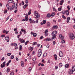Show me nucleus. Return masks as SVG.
Segmentation results:
<instances>
[{
    "instance_id": "nucleus-41",
    "label": "nucleus",
    "mask_w": 75,
    "mask_h": 75,
    "mask_svg": "<svg viewBox=\"0 0 75 75\" xmlns=\"http://www.w3.org/2000/svg\"><path fill=\"white\" fill-rule=\"evenodd\" d=\"M7 10H4V14H6V13H7Z\"/></svg>"
},
{
    "instance_id": "nucleus-37",
    "label": "nucleus",
    "mask_w": 75,
    "mask_h": 75,
    "mask_svg": "<svg viewBox=\"0 0 75 75\" xmlns=\"http://www.w3.org/2000/svg\"><path fill=\"white\" fill-rule=\"evenodd\" d=\"M35 44H37V42H34L33 43V45H35Z\"/></svg>"
},
{
    "instance_id": "nucleus-27",
    "label": "nucleus",
    "mask_w": 75,
    "mask_h": 75,
    "mask_svg": "<svg viewBox=\"0 0 75 75\" xmlns=\"http://www.w3.org/2000/svg\"><path fill=\"white\" fill-rule=\"evenodd\" d=\"M10 71V69H9L8 68H7V70H6L7 72H9Z\"/></svg>"
},
{
    "instance_id": "nucleus-15",
    "label": "nucleus",
    "mask_w": 75,
    "mask_h": 75,
    "mask_svg": "<svg viewBox=\"0 0 75 75\" xmlns=\"http://www.w3.org/2000/svg\"><path fill=\"white\" fill-rule=\"evenodd\" d=\"M5 39L6 40H8L7 41V42H9V40H9V37H6L5 38Z\"/></svg>"
},
{
    "instance_id": "nucleus-46",
    "label": "nucleus",
    "mask_w": 75,
    "mask_h": 75,
    "mask_svg": "<svg viewBox=\"0 0 75 75\" xmlns=\"http://www.w3.org/2000/svg\"><path fill=\"white\" fill-rule=\"evenodd\" d=\"M67 20L68 21H69L71 20V18L69 17H68L67 18Z\"/></svg>"
},
{
    "instance_id": "nucleus-35",
    "label": "nucleus",
    "mask_w": 75,
    "mask_h": 75,
    "mask_svg": "<svg viewBox=\"0 0 75 75\" xmlns=\"http://www.w3.org/2000/svg\"><path fill=\"white\" fill-rule=\"evenodd\" d=\"M66 12V11H63L62 12L63 14H65Z\"/></svg>"
},
{
    "instance_id": "nucleus-62",
    "label": "nucleus",
    "mask_w": 75,
    "mask_h": 75,
    "mask_svg": "<svg viewBox=\"0 0 75 75\" xmlns=\"http://www.w3.org/2000/svg\"><path fill=\"white\" fill-rule=\"evenodd\" d=\"M43 37H44L43 36H42L40 38V39H42V38H43Z\"/></svg>"
},
{
    "instance_id": "nucleus-20",
    "label": "nucleus",
    "mask_w": 75,
    "mask_h": 75,
    "mask_svg": "<svg viewBox=\"0 0 75 75\" xmlns=\"http://www.w3.org/2000/svg\"><path fill=\"white\" fill-rule=\"evenodd\" d=\"M54 56L55 59V61L57 60V55L56 54H54Z\"/></svg>"
},
{
    "instance_id": "nucleus-59",
    "label": "nucleus",
    "mask_w": 75,
    "mask_h": 75,
    "mask_svg": "<svg viewBox=\"0 0 75 75\" xmlns=\"http://www.w3.org/2000/svg\"><path fill=\"white\" fill-rule=\"evenodd\" d=\"M31 14V11H29L28 12V15H30Z\"/></svg>"
},
{
    "instance_id": "nucleus-55",
    "label": "nucleus",
    "mask_w": 75,
    "mask_h": 75,
    "mask_svg": "<svg viewBox=\"0 0 75 75\" xmlns=\"http://www.w3.org/2000/svg\"><path fill=\"white\" fill-rule=\"evenodd\" d=\"M13 30L15 31H17V28H14V29Z\"/></svg>"
},
{
    "instance_id": "nucleus-51",
    "label": "nucleus",
    "mask_w": 75,
    "mask_h": 75,
    "mask_svg": "<svg viewBox=\"0 0 75 75\" xmlns=\"http://www.w3.org/2000/svg\"><path fill=\"white\" fill-rule=\"evenodd\" d=\"M18 11V10L16 9L15 10V11H14V12L15 13H16V12H17Z\"/></svg>"
},
{
    "instance_id": "nucleus-58",
    "label": "nucleus",
    "mask_w": 75,
    "mask_h": 75,
    "mask_svg": "<svg viewBox=\"0 0 75 75\" xmlns=\"http://www.w3.org/2000/svg\"><path fill=\"white\" fill-rule=\"evenodd\" d=\"M24 31V30L23 28L21 29V31H22V32H23Z\"/></svg>"
},
{
    "instance_id": "nucleus-18",
    "label": "nucleus",
    "mask_w": 75,
    "mask_h": 75,
    "mask_svg": "<svg viewBox=\"0 0 75 75\" xmlns=\"http://www.w3.org/2000/svg\"><path fill=\"white\" fill-rule=\"evenodd\" d=\"M14 58V55H12L11 56L10 59H13Z\"/></svg>"
},
{
    "instance_id": "nucleus-10",
    "label": "nucleus",
    "mask_w": 75,
    "mask_h": 75,
    "mask_svg": "<svg viewBox=\"0 0 75 75\" xmlns=\"http://www.w3.org/2000/svg\"><path fill=\"white\" fill-rule=\"evenodd\" d=\"M55 13L54 12H53L50 15V17H51L52 18L54 16H55Z\"/></svg>"
},
{
    "instance_id": "nucleus-11",
    "label": "nucleus",
    "mask_w": 75,
    "mask_h": 75,
    "mask_svg": "<svg viewBox=\"0 0 75 75\" xmlns=\"http://www.w3.org/2000/svg\"><path fill=\"white\" fill-rule=\"evenodd\" d=\"M52 40V38H47V39H45L44 41H51Z\"/></svg>"
},
{
    "instance_id": "nucleus-49",
    "label": "nucleus",
    "mask_w": 75,
    "mask_h": 75,
    "mask_svg": "<svg viewBox=\"0 0 75 75\" xmlns=\"http://www.w3.org/2000/svg\"><path fill=\"white\" fill-rule=\"evenodd\" d=\"M5 35H1V37H2V38H3V37H5Z\"/></svg>"
},
{
    "instance_id": "nucleus-22",
    "label": "nucleus",
    "mask_w": 75,
    "mask_h": 75,
    "mask_svg": "<svg viewBox=\"0 0 75 75\" xmlns=\"http://www.w3.org/2000/svg\"><path fill=\"white\" fill-rule=\"evenodd\" d=\"M66 12L67 13L66 14L67 16H69V11L68 10H66Z\"/></svg>"
},
{
    "instance_id": "nucleus-21",
    "label": "nucleus",
    "mask_w": 75,
    "mask_h": 75,
    "mask_svg": "<svg viewBox=\"0 0 75 75\" xmlns=\"http://www.w3.org/2000/svg\"><path fill=\"white\" fill-rule=\"evenodd\" d=\"M41 54H42V52L39 53L38 54V56L39 57H41Z\"/></svg>"
},
{
    "instance_id": "nucleus-61",
    "label": "nucleus",
    "mask_w": 75,
    "mask_h": 75,
    "mask_svg": "<svg viewBox=\"0 0 75 75\" xmlns=\"http://www.w3.org/2000/svg\"><path fill=\"white\" fill-rule=\"evenodd\" d=\"M55 41H54L53 42V45H55Z\"/></svg>"
},
{
    "instance_id": "nucleus-28",
    "label": "nucleus",
    "mask_w": 75,
    "mask_h": 75,
    "mask_svg": "<svg viewBox=\"0 0 75 75\" xmlns=\"http://www.w3.org/2000/svg\"><path fill=\"white\" fill-rule=\"evenodd\" d=\"M22 49H23L22 48V46L21 45L19 47V51H21Z\"/></svg>"
},
{
    "instance_id": "nucleus-6",
    "label": "nucleus",
    "mask_w": 75,
    "mask_h": 75,
    "mask_svg": "<svg viewBox=\"0 0 75 75\" xmlns=\"http://www.w3.org/2000/svg\"><path fill=\"white\" fill-rule=\"evenodd\" d=\"M59 55L60 57H62L64 56V54H63V53L62 52H60L59 53Z\"/></svg>"
},
{
    "instance_id": "nucleus-47",
    "label": "nucleus",
    "mask_w": 75,
    "mask_h": 75,
    "mask_svg": "<svg viewBox=\"0 0 75 75\" xmlns=\"http://www.w3.org/2000/svg\"><path fill=\"white\" fill-rule=\"evenodd\" d=\"M10 75H14V72H12L10 73Z\"/></svg>"
},
{
    "instance_id": "nucleus-54",
    "label": "nucleus",
    "mask_w": 75,
    "mask_h": 75,
    "mask_svg": "<svg viewBox=\"0 0 75 75\" xmlns=\"http://www.w3.org/2000/svg\"><path fill=\"white\" fill-rule=\"evenodd\" d=\"M53 11H56V9H55V8H53Z\"/></svg>"
},
{
    "instance_id": "nucleus-56",
    "label": "nucleus",
    "mask_w": 75,
    "mask_h": 75,
    "mask_svg": "<svg viewBox=\"0 0 75 75\" xmlns=\"http://www.w3.org/2000/svg\"><path fill=\"white\" fill-rule=\"evenodd\" d=\"M23 33L25 34H26V33H27V32H26V31H25V30H24V31H23Z\"/></svg>"
},
{
    "instance_id": "nucleus-23",
    "label": "nucleus",
    "mask_w": 75,
    "mask_h": 75,
    "mask_svg": "<svg viewBox=\"0 0 75 75\" xmlns=\"http://www.w3.org/2000/svg\"><path fill=\"white\" fill-rule=\"evenodd\" d=\"M32 49V50H31ZM33 47H29V50H31L30 51V52H31V51H32V50H33Z\"/></svg>"
},
{
    "instance_id": "nucleus-5",
    "label": "nucleus",
    "mask_w": 75,
    "mask_h": 75,
    "mask_svg": "<svg viewBox=\"0 0 75 75\" xmlns=\"http://www.w3.org/2000/svg\"><path fill=\"white\" fill-rule=\"evenodd\" d=\"M18 40L20 41L21 43H24L25 42V40H24V39L21 38L19 39Z\"/></svg>"
},
{
    "instance_id": "nucleus-57",
    "label": "nucleus",
    "mask_w": 75,
    "mask_h": 75,
    "mask_svg": "<svg viewBox=\"0 0 75 75\" xmlns=\"http://www.w3.org/2000/svg\"><path fill=\"white\" fill-rule=\"evenodd\" d=\"M25 3H27H27H28V0H26V1L25 2Z\"/></svg>"
},
{
    "instance_id": "nucleus-34",
    "label": "nucleus",
    "mask_w": 75,
    "mask_h": 75,
    "mask_svg": "<svg viewBox=\"0 0 75 75\" xmlns=\"http://www.w3.org/2000/svg\"><path fill=\"white\" fill-rule=\"evenodd\" d=\"M37 36V33H35L33 34V36L34 37H35Z\"/></svg>"
},
{
    "instance_id": "nucleus-33",
    "label": "nucleus",
    "mask_w": 75,
    "mask_h": 75,
    "mask_svg": "<svg viewBox=\"0 0 75 75\" xmlns=\"http://www.w3.org/2000/svg\"><path fill=\"white\" fill-rule=\"evenodd\" d=\"M43 24H45L46 23V21L45 20H44L43 21Z\"/></svg>"
},
{
    "instance_id": "nucleus-17",
    "label": "nucleus",
    "mask_w": 75,
    "mask_h": 75,
    "mask_svg": "<svg viewBox=\"0 0 75 75\" xmlns=\"http://www.w3.org/2000/svg\"><path fill=\"white\" fill-rule=\"evenodd\" d=\"M28 16H25V21H27L28 20Z\"/></svg>"
},
{
    "instance_id": "nucleus-43",
    "label": "nucleus",
    "mask_w": 75,
    "mask_h": 75,
    "mask_svg": "<svg viewBox=\"0 0 75 75\" xmlns=\"http://www.w3.org/2000/svg\"><path fill=\"white\" fill-rule=\"evenodd\" d=\"M29 20L30 21V23H32V21H32V19L31 18H30L29 19Z\"/></svg>"
},
{
    "instance_id": "nucleus-52",
    "label": "nucleus",
    "mask_w": 75,
    "mask_h": 75,
    "mask_svg": "<svg viewBox=\"0 0 75 75\" xmlns=\"http://www.w3.org/2000/svg\"><path fill=\"white\" fill-rule=\"evenodd\" d=\"M14 47H16V46H17V43H15L14 44Z\"/></svg>"
},
{
    "instance_id": "nucleus-44",
    "label": "nucleus",
    "mask_w": 75,
    "mask_h": 75,
    "mask_svg": "<svg viewBox=\"0 0 75 75\" xmlns=\"http://www.w3.org/2000/svg\"><path fill=\"white\" fill-rule=\"evenodd\" d=\"M48 32V30H47L45 31V33H47Z\"/></svg>"
},
{
    "instance_id": "nucleus-53",
    "label": "nucleus",
    "mask_w": 75,
    "mask_h": 75,
    "mask_svg": "<svg viewBox=\"0 0 75 75\" xmlns=\"http://www.w3.org/2000/svg\"><path fill=\"white\" fill-rule=\"evenodd\" d=\"M55 37H56L55 36H53L52 37V39H54V38H55Z\"/></svg>"
},
{
    "instance_id": "nucleus-8",
    "label": "nucleus",
    "mask_w": 75,
    "mask_h": 75,
    "mask_svg": "<svg viewBox=\"0 0 75 75\" xmlns=\"http://www.w3.org/2000/svg\"><path fill=\"white\" fill-rule=\"evenodd\" d=\"M59 37L60 40H63L64 38V37L62 36V35L61 34L59 35Z\"/></svg>"
},
{
    "instance_id": "nucleus-7",
    "label": "nucleus",
    "mask_w": 75,
    "mask_h": 75,
    "mask_svg": "<svg viewBox=\"0 0 75 75\" xmlns=\"http://www.w3.org/2000/svg\"><path fill=\"white\" fill-rule=\"evenodd\" d=\"M6 66V62H4L3 63V64H1V68H4Z\"/></svg>"
},
{
    "instance_id": "nucleus-25",
    "label": "nucleus",
    "mask_w": 75,
    "mask_h": 75,
    "mask_svg": "<svg viewBox=\"0 0 75 75\" xmlns=\"http://www.w3.org/2000/svg\"><path fill=\"white\" fill-rule=\"evenodd\" d=\"M47 55V53H45L43 54V56L44 57H46Z\"/></svg>"
},
{
    "instance_id": "nucleus-26",
    "label": "nucleus",
    "mask_w": 75,
    "mask_h": 75,
    "mask_svg": "<svg viewBox=\"0 0 75 75\" xmlns=\"http://www.w3.org/2000/svg\"><path fill=\"white\" fill-rule=\"evenodd\" d=\"M47 17L48 18H50V17H51V15H50V14L49 13L47 14Z\"/></svg>"
},
{
    "instance_id": "nucleus-30",
    "label": "nucleus",
    "mask_w": 75,
    "mask_h": 75,
    "mask_svg": "<svg viewBox=\"0 0 75 75\" xmlns=\"http://www.w3.org/2000/svg\"><path fill=\"white\" fill-rule=\"evenodd\" d=\"M65 40H62L61 41V43L62 44H64V43H65Z\"/></svg>"
},
{
    "instance_id": "nucleus-12",
    "label": "nucleus",
    "mask_w": 75,
    "mask_h": 75,
    "mask_svg": "<svg viewBox=\"0 0 75 75\" xmlns=\"http://www.w3.org/2000/svg\"><path fill=\"white\" fill-rule=\"evenodd\" d=\"M72 70L74 72L75 71V66H73L72 67Z\"/></svg>"
},
{
    "instance_id": "nucleus-24",
    "label": "nucleus",
    "mask_w": 75,
    "mask_h": 75,
    "mask_svg": "<svg viewBox=\"0 0 75 75\" xmlns=\"http://www.w3.org/2000/svg\"><path fill=\"white\" fill-rule=\"evenodd\" d=\"M51 24H50V23L49 22H47V27H50V26Z\"/></svg>"
},
{
    "instance_id": "nucleus-32",
    "label": "nucleus",
    "mask_w": 75,
    "mask_h": 75,
    "mask_svg": "<svg viewBox=\"0 0 75 75\" xmlns=\"http://www.w3.org/2000/svg\"><path fill=\"white\" fill-rule=\"evenodd\" d=\"M6 7H7L8 9H9V8H10V6H9V5L8 4H6Z\"/></svg>"
},
{
    "instance_id": "nucleus-36",
    "label": "nucleus",
    "mask_w": 75,
    "mask_h": 75,
    "mask_svg": "<svg viewBox=\"0 0 75 75\" xmlns=\"http://www.w3.org/2000/svg\"><path fill=\"white\" fill-rule=\"evenodd\" d=\"M11 55V53L7 54V55L8 56H10Z\"/></svg>"
},
{
    "instance_id": "nucleus-39",
    "label": "nucleus",
    "mask_w": 75,
    "mask_h": 75,
    "mask_svg": "<svg viewBox=\"0 0 75 75\" xmlns=\"http://www.w3.org/2000/svg\"><path fill=\"white\" fill-rule=\"evenodd\" d=\"M62 9V8H58V10L59 11H60L61 10V9Z\"/></svg>"
},
{
    "instance_id": "nucleus-38",
    "label": "nucleus",
    "mask_w": 75,
    "mask_h": 75,
    "mask_svg": "<svg viewBox=\"0 0 75 75\" xmlns=\"http://www.w3.org/2000/svg\"><path fill=\"white\" fill-rule=\"evenodd\" d=\"M53 28L54 29H56V28H57V25H54L53 27Z\"/></svg>"
},
{
    "instance_id": "nucleus-60",
    "label": "nucleus",
    "mask_w": 75,
    "mask_h": 75,
    "mask_svg": "<svg viewBox=\"0 0 75 75\" xmlns=\"http://www.w3.org/2000/svg\"><path fill=\"white\" fill-rule=\"evenodd\" d=\"M39 53L42 52H41V49H40L39 50Z\"/></svg>"
},
{
    "instance_id": "nucleus-31",
    "label": "nucleus",
    "mask_w": 75,
    "mask_h": 75,
    "mask_svg": "<svg viewBox=\"0 0 75 75\" xmlns=\"http://www.w3.org/2000/svg\"><path fill=\"white\" fill-rule=\"evenodd\" d=\"M12 0H9L8 1V3L9 4L11 3H12Z\"/></svg>"
},
{
    "instance_id": "nucleus-64",
    "label": "nucleus",
    "mask_w": 75,
    "mask_h": 75,
    "mask_svg": "<svg viewBox=\"0 0 75 75\" xmlns=\"http://www.w3.org/2000/svg\"><path fill=\"white\" fill-rule=\"evenodd\" d=\"M29 71H31V67H30L29 68Z\"/></svg>"
},
{
    "instance_id": "nucleus-1",
    "label": "nucleus",
    "mask_w": 75,
    "mask_h": 75,
    "mask_svg": "<svg viewBox=\"0 0 75 75\" xmlns=\"http://www.w3.org/2000/svg\"><path fill=\"white\" fill-rule=\"evenodd\" d=\"M34 13L35 15V18H36L37 20H39L40 19V14L38 13L36 11H35Z\"/></svg>"
},
{
    "instance_id": "nucleus-63",
    "label": "nucleus",
    "mask_w": 75,
    "mask_h": 75,
    "mask_svg": "<svg viewBox=\"0 0 75 75\" xmlns=\"http://www.w3.org/2000/svg\"><path fill=\"white\" fill-rule=\"evenodd\" d=\"M4 59V57H3L1 60V61H3Z\"/></svg>"
},
{
    "instance_id": "nucleus-16",
    "label": "nucleus",
    "mask_w": 75,
    "mask_h": 75,
    "mask_svg": "<svg viewBox=\"0 0 75 75\" xmlns=\"http://www.w3.org/2000/svg\"><path fill=\"white\" fill-rule=\"evenodd\" d=\"M63 66V65L62 64V63H59V66L60 68H61V67H62Z\"/></svg>"
},
{
    "instance_id": "nucleus-40",
    "label": "nucleus",
    "mask_w": 75,
    "mask_h": 75,
    "mask_svg": "<svg viewBox=\"0 0 75 75\" xmlns=\"http://www.w3.org/2000/svg\"><path fill=\"white\" fill-rule=\"evenodd\" d=\"M62 17L64 18V19H66L67 18L65 17V16L64 15H63L62 16Z\"/></svg>"
},
{
    "instance_id": "nucleus-9",
    "label": "nucleus",
    "mask_w": 75,
    "mask_h": 75,
    "mask_svg": "<svg viewBox=\"0 0 75 75\" xmlns=\"http://www.w3.org/2000/svg\"><path fill=\"white\" fill-rule=\"evenodd\" d=\"M56 34H57L56 31H53L52 33V36H55Z\"/></svg>"
},
{
    "instance_id": "nucleus-4",
    "label": "nucleus",
    "mask_w": 75,
    "mask_h": 75,
    "mask_svg": "<svg viewBox=\"0 0 75 75\" xmlns=\"http://www.w3.org/2000/svg\"><path fill=\"white\" fill-rule=\"evenodd\" d=\"M12 6H14V8L15 10L16 9V8H17V7L18 6L17 5V3H14V5H13Z\"/></svg>"
},
{
    "instance_id": "nucleus-14",
    "label": "nucleus",
    "mask_w": 75,
    "mask_h": 75,
    "mask_svg": "<svg viewBox=\"0 0 75 75\" xmlns=\"http://www.w3.org/2000/svg\"><path fill=\"white\" fill-rule=\"evenodd\" d=\"M64 0H62L60 2V6H62V4L64 3Z\"/></svg>"
},
{
    "instance_id": "nucleus-45",
    "label": "nucleus",
    "mask_w": 75,
    "mask_h": 75,
    "mask_svg": "<svg viewBox=\"0 0 75 75\" xmlns=\"http://www.w3.org/2000/svg\"><path fill=\"white\" fill-rule=\"evenodd\" d=\"M45 36H48V33H45Z\"/></svg>"
},
{
    "instance_id": "nucleus-13",
    "label": "nucleus",
    "mask_w": 75,
    "mask_h": 75,
    "mask_svg": "<svg viewBox=\"0 0 75 75\" xmlns=\"http://www.w3.org/2000/svg\"><path fill=\"white\" fill-rule=\"evenodd\" d=\"M14 6L13 5H12V8H10H10H9V9H8V10H9L11 11L13 10V9L14 8Z\"/></svg>"
},
{
    "instance_id": "nucleus-50",
    "label": "nucleus",
    "mask_w": 75,
    "mask_h": 75,
    "mask_svg": "<svg viewBox=\"0 0 75 75\" xmlns=\"http://www.w3.org/2000/svg\"><path fill=\"white\" fill-rule=\"evenodd\" d=\"M67 8L68 10H70V8H69V6H68Z\"/></svg>"
},
{
    "instance_id": "nucleus-2",
    "label": "nucleus",
    "mask_w": 75,
    "mask_h": 75,
    "mask_svg": "<svg viewBox=\"0 0 75 75\" xmlns=\"http://www.w3.org/2000/svg\"><path fill=\"white\" fill-rule=\"evenodd\" d=\"M69 38L70 40H72L75 38V36L74 35V34L73 33H71L69 35Z\"/></svg>"
},
{
    "instance_id": "nucleus-42",
    "label": "nucleus",
    "mask_w": 75,
    "mask_h": 75,
    "mask_svg": "<svg viewBox=\"0 0 75 75\" xmlns=\"http://www.w3.org/2000/svg\"><path fill=\"white\" fill-rule=\"evenodd\" d=\"M10 16H9L6 19V21H7V20H8V18H10Z\"/></svg>"
},
{
    "instance_id": "nucleus-29",
    "label": "nucleus",
    "mask_w": 75,
    "mask_h": 75,
    "mask_svg": "<svg viewBox=\"0 0 75 75\" xmlns=\"http://www.w3.org/2000/svg\"><path fill=\"white\" fill-rule=\"evenodd\" d=\"M28 42H29V41H28V40L25 43V45H27V44H28Z\"/></svg>"
},
{
    "instance_id": "nucleus-19",
    "label": "nucleus",
    "mask_w": 75,
    "mask_h": 75,
    "mask_svg": "<svg viewBox=\"0 0 75 75\" xmlns=\"http://www.w3.org/2000/svg\"><path fill=\"white\" fill-rule=\"evenodd\" d=\"M65 67L66 68H68L69 67V64H67L65 65Z\"/></svg>"
},
{
    "instance_id": "nucleus-3",
    "label": "nucleus",
    "mask_w": 75,
    "mask_h": 75,
    "mask_svg": "<svg viewBox=\"0 0 75 75\" xmlns=\"http://www.w3.org/2000/svg\"><path fill=\"white\" fill-rule=\"evenodd\" d=\"M73 72H74V71L72 70L71 69H70L68 71V74H69V75H71V74H73Z\"/></svg>"
},
{
    "instance_id": "nucleus-48",
    "label": "nucleus",
    "mask_w": 75,
    "mask_h": 75,
    "mask_svg": "<svg viewBox=\"0 0 75 75\" xmlns=\"http://www.w3.org/2000/svg\"><path fill=\"white\" fill-rule=\"evenodd\" d=\"M36 59H35V58H33V61H35Z\"/></svg>"
}]
</instances>
